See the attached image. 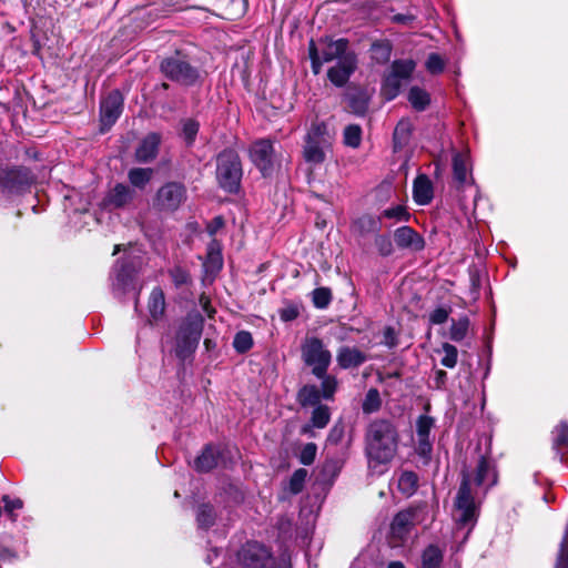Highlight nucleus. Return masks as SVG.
I'll use <instances>...</instances> for the list:
<instances>
[{
  "label": "nucleus",
  "instance_id": "obj_19",
  "mask_svg": "<svg viewBox=\"0 0 568 568\" xmlns=\"http://www.w3.org/2000/svg\"><path fill=\"white\" fill-rule=\"evenodd\" d=\"M434 197V187L426 174L416 176L413 183V199L418 205H427Z\"/></svg>",
  "mask_w": 568,
  "mask_h": 568
},
{
  "label": "nucleus",
  "instance_id": "obj_62",
  "mask_svg": "<svg viewBox=\"0 0 568 568\" xmlns=\"http://www.w3.org/2000/svg\"><path fill=\"white\" fill-rule=\"evenodd\" d=\"M362 221L368 223L369 231L377 232L381 229L379 222L375 221L373 217H365Z\"/></svg>",
  "mask_w": 568,
  "mask_h": 568
},
{
  "label": "nucleus",
  "instance_id": "obj_54",
  "mask_svg": "<svg viewBox=\"0 0 568 568\" xmlns=\"http://www.w3.org/2000/svg\"><path fill=\"white\" fill-rule=\"evenodd\" d=\"M556 568H568V535H565L561 541L560 552L556 564Z\"/></svg>",
  "mask_w": 568,
  "mask_h": 568
},
{
  "label": "nucleus",
  "instance_id": "obj_60",
  "mask_svg": "<svg viewBox=\"0 0 568 568\" xmlns=\"http://www.w3.org/2000/svg\"><path fill=\"white\" fill-rule=\"evenodd\" d=\"M447 381V373L443 369H437L434 375L435 387L440 389L445 386Z\"/></svg>",
  "mask_w": 568,
  "mask_h": 568
},
{
  "label": "nucleus",
  "instance_id": "obj_37",
  "mask_svg": "<svg viewBox=\"0 0 568 568\" xmlns=\"http://www.w3.org/2000/svg\"><path fill=\"white\" fill-rule=\"evenodd\" d=\"M469 328V320L467 316H462L457 321H453L449 336L455 342L463 341L468 332Z\"/></svg>",
  "mask_w": 568,
  "mask_h": 568
},
{
  "label": "nucleus",
  "instance_id": "obj_10",
  "mask_svg": "<svg viewBox=\"0 0 568 568\" xmlns=\"http://www.w3.org/2000/svg\"><path fill=\"white\" fill-rule=\"evenodd\" d=\"M187 199V191L181 182H168L155 194L154 206L162 212H175Z\"/></svg>",
  "mask_w": 568,
  "mask_h": 568
},
{
  "label": "nucleus",
  "instance_id": "obj_39",
  "mask_svg": "<svg viewBox=\"0 0 568 568\" xmlns=\"http://www.w3.org/2000/svg\"><path fill=\"white\" fill-rule=\"evenodd\" d=\"M253 346V337L250 332L241 331L235 334L233 339V347L240 354L246 353Z\"/></svg>",
  "mask_w": 568,
  "mask_h": 568
},
{
  "label": "nucleus",
  "instance_id": "obj_26",
  "mask_svg": "<svg viewBox=\"0 0 568 568\" xmlns=\"http://www.w3.org/2000/svg\"><path fill=\"white\" fill-rule=\"evenodd\" d=\"M153 173L151 168H133L128 172V179L134 187L142 190L150 183Z\"/></svg>",
  "mask_w": 568,
  "mask_h": 568
},
{
  "label": "nucleus",
  "instance_id": "obj_12",
  "mask_svg": "<svg viewBox=\"0 0 568 568\" xmlns=\"http://www.w3.org/2000/svg\"><path fill=\"white\" fill-rule=\"evenodd\" d=\"M202 335V321L183 325L176 336V356L184 361L196 349Z\"/></svg>",
  "mask_w": 568,
  "mask_h": 568
},
{
  "label": "nucleus",
  "instance_id": "obj_61",
  "mask_svg": "<svg viewBox=\"0 0 568 568\" xmlns=\"http://www.w3.org/2000/svg\"><path fill=\"white\" fill-rule=\"evenodd\" d=\"M224 225V220L222 216H216L213 221L207 225V231L211 235H214L221 227Z\"/></svg>",
  "mask_w": 568,
  "mask_h": 568
},
{
  "label": "nucleus",
  "instance_id": "obj_51",
  "mask_svg": "<svg viewBox=\"0 0 568 568\" xmlns=\"http://www.w3.org/2000/svg\"><path fill=\"white\" fill-rule=\"evenodd\" d=\"M308 54H310L312 70L314 72V74H320L321 68L325 62L321 58L318 49L313 40L310 42V45H308Z\"/></svg>",
  "mask_w": 568,
  "mask_h": 568
},
{
  "label": "nucleus",
  "instance_id": "obj_16",
  "mask_svg": "<svg viewBox=\"0 0 568 568\" xmlns=\"http://www.w3.org/2000/svg\"><path fill=\"white\" fill-rule=\"evenodd\" d=\"M161 143V136L158 133L148 134L135 150V160L140 163L152 162L158 153Z\"/></svg>",
  "mask_w": 568,
  "mask_h": 568
},
{
  "label": "nucleus",
  "instance_id": "obj_41",
  "mask_svg": "<svg viewBox=\"0 0 568 568\" xmlns=\"http://www.w3.org/2000/svg\"><path fill=\"white\" fill-rule=\"evenodd\" d=\"M321 379V395L325 399H332L336 389H337V379L333 375H328L324 373L322 377H317Z\"/></svg>",
  "mask_w": 568,
  "mask_h": 568
},
{
  "label": "nucleus",
  "instance_id": "obj_30",
  "mask_svg": "<svg viewBox=\"0 0 568 568\" xmlns=\"http://www.w3.org/2000/svg\"><path fill=\"white\" fill-rule=\"evenodd\" d=\"M403 80L397 78L395 74L388 72L382 84V94L386 98V100L390 101L395 99L400 91Z\"/></svg>",
  "mask_w": 568,
  "mask_h": 568
},
{
  "label": "nucleus",
  "instance_id": "obj_58",
  "mask_svg": "<svg viewBox=\"0 0 568 568\" xmlns=\"http://www.w3.org/2000/svg\"><path fill=\"white\" fill-rule=\"evenodd\" d=\"M344 436V429L342 426H334L327 436V442L331 444H338Z\"/></svg>",
  "mask_w": 568,
  "mask_h": 568
},
{
  "label": "nucleus",
  "instance_id": "obj_7",
  "mask_svg": "<svg viewBox=\"0 0 568 568\" xmlns=\"http://www.w3.org/2000/svg\"><path fill=\"white\" fill-rule=\"evenodd\" d=\"M301 357L303 363L311 367L315 377H322L327 373L332 363V353L324 342L316 336L305 337L301 344Z\"/></svg>",
  "mask_w": 568,
  "mask_h": 568
},
{
  "label": "nucleus",
  "instance_id": "obj_14",
  "mask_svg": "<svg viewBox=\"0 0 568 568\" xmlns=\"http://www.w3.org/2000/svg\"><path fill=\"white\" fill-rule=\"evenodd\" d=\"M123 109V98L118 90L111 91L100 105V121L103 128L112 126Z\"/></svg>",
  "mask_w": 568,
  "mask_h": 568
},
{
  "label": "nucleus",
  "instance_id": "obj_56",
  "mask_svg": "<svg viewBox=\"0 0 568 568\" xmlns=\"http://www.w3.org/2000/svg\"><path fill=\"white\" fill-rule=\"evenodd\" d=\"M383 337V344L386 345L388 348H394L395 346H397V334L392 326L385 327Z\"/></svg>",
  "mask_w": 568,
  "mask_h": 568
},
{
  "label": "nucleus",
  "instance_id": "obj_29",
  "mask_svg": "<svg viewBox=\"0 0 568 568\" xmlns=\"http://www.w3.org/2000/svg\"><path fill=\"white\" fill-rule=\"evenodd\" d=\"M164 310V293L160 287H154L149 298V312L154 320H158L163 315Z\"/></svg>",
  "mask_w": 568,
  "mask_h": 568
},
{
  "label": "nucleus",
  "instance_id": "obj_45",
  "mask_svg": "<svg viewBox=\"0 0 568 568\" xmlns=\"http://www.w3.org/2000/svg\"><path fill=\"white\" fill-rule=\"evenodd\" d=\"M552 442L554 446L557 449H560L564 446L568 445V424L561 422L552 432Z\"/></svg>",
  "mask_w": 568,
  "mask_h": 568
},
{
  "label": "nucleus",
  "instance_id": "obj_40",
  "mask_svg": "<svg viewBox=\"0 0 568 568\" xmlns=\"http://www.w3.org/2000/svg\"><path fill=\"white\" fill-rule=\"evenodd\" d=\"M307 475L308 473L305 468L296 469L290 478L288 490L294 495L300 494L304 488Z\"/></svg>",
  "mask_w": 568,
  "mask_h": 568
},
{
  "label": "nucleus",
  "instance_id": "obj_48",
  "mask_svg": "<svg viewBox=\"0 0 568 568\" xmlns=\"http://www.w3.org/2000/svg\"><path fill=\"white\" fill-rule=\"evenodd\" d=\"M169 274L176 287L186 285L191 282L190 273L180 265L172 267L169 271Z\"/></svg>",
  "mask_w": 568,
  "mask_h": 568
},
{
  "label": "nucleus",
  "instance_id": "obj_20",
  "mask_svg": "<svg viewBox=\"0 0 568 568\" xmlns=\"http://www.w3.org/2000/svg\"><path fill=\"white\" fill-rule=\"evenodd\" d=\"M434 418L428 415H420L416 420L418 449L422 454H426L432 450L429 435L432 428L434 427Z\"/></svg>",
  "mask_w": 568,
  "mask_h": 568
},
{
  "label": "nucleus",
  "instance_id": "obj_31",
  "mask_svg": "<svg viewBox=\"0 0 568 568\" xmlns=\"http://www.w3.org/2000/svg\"><path fill=\"white\" fill-rule=\"evenodd\" d=\"M397 487L403 495L412 496L418 487V476L414 471H403L398 478Z\"/></svg>",
  "mask_w": 568,
  "mask_h": 568
},
{
  "label": "nucleus",
  "instance_id": "obj_3",
  "mask_svg": "<svg viewBox=\"0 0 568 568\" xmlns=\"http://www.w3.org/2000/svg\"><path fill=\"white\" fill-rule=\"evenodd\" d=\"M324 62L336 63L327 71L328 80L338 88L344 87L357 68L356 54L348 49L346 39L329 40L318 49Z\"/></svg>",
  "mask_w": 568,
  "mask_h": 568
},
{
  "label": "nucleus",
  "instance_id": "obj_1",
  "mask_svg": "<svg viewBox=\"0 0 568 568\" xmlns=\"http://www.w3.org/2000/svg\"><path fill=\"white\" fill-rule=\"evenodd\" d=\"M498 476L494 462L481 455L474 474L462 471V481L455 497L454 518L459 530L468 532L475 527L478 517V505L475 501L471 485L484 487L485 493L497 484Z\"/></svg>",
  "mask_w": 568,
  "mask_h": 568
},
{
  "label": "nucleus",
  "instance_id": "obj_64",
  "mask_svg": "<svg viewBox=\"0 0 568 568\" xmlns=\"http://www.w3.org/2000/svg\"><path fill=\"white\" fill-rule=\"evenodd\" d=\"M222 549V547H214L212 549V552L213 554H209L207 557H206V562L207 564H212L213 562V557H217L220 555V550Z\"/></svg>",
  "mask_w": 568,
  "mask_h": 568
},
{
  "label": "nucleus",
  "instance_id": "obj_57",
  "mask_svg": "<svg viewBox=\"0 0 568 568\" xmlns=\"http://www.w3.org/2000/svg\"><path fill=\"white\" fill-rule=\"evenodd\" d=\"M349 106L356 114H363L367 109L366 100L359 97H351L349 98Z\"/></svg>",
  "mask_w": 568,
  "mask_h": 568
},
{
  "label": "nucleus",
  "instance_id": "obj_17",
  "mask_svg": "<svg viewBox=\"0 0 568 568\" xmlns=\"http://www.w3.org/2000/svg\"><path fill=\"white\" fill-rule=\"evenodd\" d=\"M394 240L399 248L420 251L424 248L423 237L409 226H400L394 233Z\"/></svg>",
  "mask_w": 568,
  "mask_h": 568
},
{
  "label": "nucleus",
  "instance_id": "obj_5",
  "mask_svg": "<svg viewBox=\"0 0 568 568\" xmlns=\"http://www.w3.org/2000/svg\"><path fill=\"white\" fill-rule=\"evenodd\" d=\"M332 149V136L324 122H313L303 146V158L306 163L317 166L324 163L326 154Z\"/></svg>",
  "mask_w": 568,
  "mask_h": 568
},
{
  "label": "nucleus",
  "instance_id": "obj_11",
  "mask_svg": "<svg viewBox=\"0 0 568 568\" xmlns=\"http://www.w3.org/2000/svg\"><path fill=\"white\" fill-rule=\"evenodd\" d=\"M430 519L432 516L426 504L412 505L395 515L390 529L392 532L409 531Z\"/></svg>",
  "mask_w": 568,
  "mask_h": 568
},
{
  "label": "nucleus",
  "instance_id": "obj_53",
  "mask_svg": "<svg viewBox=\"0 0 568 568\" xmlns=\"http://www.w3.org/2000/svg\"><path fill=\"white\" fill-rule=\"evenodd\" d=\"M374 242L382 256H388L393 253V243L388 236L377 235Z\"/></svg>",
  "mask_w": 568,
  "mask_h": 568
},
{
  "label": "nucleus",
  "instance_id": "obj_24",
  "mask_svg": "<svg viewBox=\"0 0 568 568\" xmlns=\"http://www.w3.org/2000/svg\"><path fill=\"white\" fill-rule=\"evenodd\" d=\"M342 469V463L338 459H326L318 473L317 480L324 485H332Z\"/></svg>",
  "mask_w": 568,
  "mask_h": 568
},
{
  "label": "nucleus",
  "instance_id": "obj_23",
  "mask_svg": "<svg viewBox=\"0 0 568 568\" xmlns=\"http://www.w3.org/2000/svg\"><path fill=\"white\" fill-rule=\"evenodd\" d=\"M219 460V452L212 445L205 446L201 455L194 460V468L200 473H206L216 467Z\"/></svg>",
  "mask_w": 568,
  "mask_h": 568
},
{
  "label": "nucleus",
  "instance_id": "obj_35",
  "mask_svg": "<svg viewBox=\"0 0 568 568\" xmlns=\"http://www.w3.org/2000/svg\"><path fill=\"white\" fill-rule=\"evenodd\" d=\"M343 142L346 146L357 149L362 142V128L358 124H349L344 129Z\"/></svg>",
  "mask_w": 568,
  "mask_h": 568
},
{
  "label": "nucleus",
  "instance_id": "obj_8",
  "mask_svg": "<svg viewBox=\"0 0 568 568\" xmlns=\"http://www.w3.org/2000/svg\"><path fill=\"white\" fill-rule=\"evenodd\" d=\"M34 183L36 175L29 168L22 165L0 168V189L9 196L30 192Z\"/></svg>",
  "mask_w": 568,
  "mask_h": 568
},
{
  "label": "nucleus",
  "instance_id": "obj_33",
  "mask_svg": "<svg viewBox=\"0 0 568 568\" xmlns=\"http://www.w3.org/2000/svg\"><path fill=\"white\" fill-rule=\"evenodd\" d=\"M408 101L415 110L423 111L429 104L430 98L425 90L419 87H413L408 92Z\"/></svg>",
  "mask_w": 568,
  "mask_h": 568
},
{
  "label": "nucleus",
  "instance_id": "obj_38",
  "mask_svg": "<svg viewBox=\"0 0 568 568\" xmlns=\"http://www.w3.org/2000/svg\"><path fill=\"white\" fill-rule=\"evenodd\" d=\"M437 353H443L444 356L440 359V364L446 368H454L457 365L458 361V351L456 346L449 343H444L442 345V349H438Z\"/></svg>",
  "mask_w": 568,
  "mask_h": 568
},
{
  "label": "nucleus",
  "instance_id": "obj_2",
  "mask_svg": "<svg viewBox=\"0 0 568 568\" xmlns=\"http://www.w3.org/2000/svg\"><path fill=\"white\" fill-rule=\"evenodd\" d=\"M399 434L395 425L386 419L372 422L365 435V455L368 470L373 475L387 471L398 452Z\"/></svg>",
  "mask_w": 568,
  "mask_h": 568
},
{
  "label": "nucleus",
  "instance_id": "obj_46",
  "mask_svg": "<svg viewBox=\"0 0 568 568\" xmlns=\"http://www.w3.org/2000/svg\"><path fill=\"white\" fill-rule=\"evenodd\" d=\"M317 454V446L314 443L305 444L298 454V460L305 466H310L315 462Z\"/></svg>",
  "mask_w": 568,
  "mask_h": 568
},
{
  "label": "nucleus",
  "instance_id": "obj_4",
  "mask_svg": "<svg viewBox=\"0 0 568 568\" xmlns=\"http://www.w3.org/2000/svg\"><path fill=\"white\" fill-rule=\"evenodd\" d=\"M236 560L242 568H292L291 552L286 546L275 560L271 549L256 540L242 545Z\"/></svg>",
  "mask_w": 568,
  "mask_h": 568
},
{
  "label": "nucleus",
  "instance_id": "obj_6",
  "mask_svg": "<svg viewBox=\"0 0 568 568\" xmlns=\"http://www.w3.org/2000/svg\"><path fill=\"white\" fill-rule=\"evenodd\" d=\"M243 171L239 154L231 149L222 151L216 159V178L220 186L236 193L240 189Z\"/></svg>",
  "mask_w": 568,
  "mask_h": 568
},
{
  "label": "nucleus",
  "instance_id": "obj_22",
  "mask_svg": "<svg viewBox=\"0 0 568 568\" xmlns=\"http://www.w3.org/2000/svg\"><path fill=\"white\" fill-rule=\"evenodd\" d=\"M204 270L207 274L217 273L223 266V257L220 244L213 240L207 246L206 258L203 263Z\"/></svg>",
  "mask_w": 568,
  "mask_h": 568
},
{
  "label": "nucleus",
  "instance_id": "obj_50",
  "mask_svg": "<svg viewBox=\"0 0 568 568\" xmlns=\"http://www.w3.org/2000/svg\"><path fill=\"white\" fill-rule=\"evenodd\" d=\"M199 129H200V124L195 120L189 119L183 123L182 133H183L185 142L189 145L194 142L196 134L199 132Z\"/></svg>",
  "mask_w": 568,
  "mask_h": 568
},
{
  "label": "nucleus",
  "instance_id": "obj_63",
  "mask_svg": "<svg viewBox=\"0 0 568 568\" xmlns=\"http://www.w3.org/2000/svg\"><path fill=\"white\" fill-rule=\"evenodd\" d=\"M313 428H315L314 426H312V423L310 422V424H306L304 425L302 428H301V433L303 435H307L310 437H313L314 436V432H313Z\"/></svg>",
  "mask_w": 568,
  "mask_h": 568
},
{
  "label": "nucleus",
  "instance_id": "obj_36",
  "mask_svg": "<svg viewBox=\"0 0 568 568\" xmlns=\"http://www.w3.org/2000/svg\"><path fill=\"white\" fill-rule=\"evenodd\" d=\"M331 419V412L326 405H317L312 412L311 423L315 428H324Z\"/></svg>",
  "mask_w": 568,
  "mask_h": 568
},
{
  "label": "nucleus",
  "instance_id": "obj_32",
  "mask_svg": "<svg viewBox=\"0 0 568 568\" xmlns=\"http://www.w3.org/2000/svg\"><path fill=\"white\" fill-rule=\"evenodd\" d=\"M415 68H416V63L412 59L395 60L390 65L389 72L395 74L397 78L402 79L403 81H407L410 78Z\"/></svg>",
  "mask_w": 568,
  "mask_h": 568
},
{
  "label": "nucleus",
  "instance_id": "obj_34",
  "mask_svg": "<svg viewBox=\"0 0 568 568\" xmlns=\"http://www.w3.org/2000/svg\"><path fill=\"white\" fill-rule=\"evenodd\" d=\"M196 520L199 527L202 529L210 528L215 520V511L214 508L209 504H202L197 507L196 510Z\"/></svg>",
  "mask_w": 568,
  "mask_h": 568
},
{
  "label": "nucleus",
  "instance_id": "obj_43",
  "mask_svg": "<svg viewBox=\"0 0 568 568\" xmlns=\"http://www.w3.org/2000/svg\"><path fill=\"white\" fill-rule=\"evenodd\" d=\"M312 301L315 307L326 308L332 301V292L327 287H317L312 292Z\"/></svg>",
  "mask_w": 568,
  "mask_h": 568
},
{
  "label": "nucleus",
  "instance_id": "obj_18",
  "mask_svg": "<svg viewBox=\"0 0 568 568\" xmlns=\"http://www.w3.org/2000/svg\"><path fill=\"white\" fill-rule=\"evenodd\" d=\"M366 361V354L357 347L342 346L337 351L336 362L342 369L356 368Z\"/></svg>",
  "mask_w": 568,
  "mask_h": 568
},
{
  "label": "nucleus",
  "instance_id": "obj_47",
  "mask_svg": "<svg viewBox=\"0 0 568 568\" xmlns=\"http://www.w3.org/2000/svg\"><path fill=\"white\" fill-rule=\"evenodd\" d=\"M381 217L396 220V221H408L410 215L407 212L405 206L396 205L393 207L385 209L382 212Z\"/></svg>",
  "mask_w": 568,
  "mask_h": 568
},
{
  "label": "nucleus",
  "instance_id": "obj_25",
  "mask_svg": "<svg viewBox=\"0 0 568 568\" xmlns=\"http://www.w3.org/2000/svg\"><path fill=\"white\" fill-rule=\"evenodd\" d=\"M443 550L437 546L429 545L422 554V564L419 568H442Z\"/></svg>",
  "mask_w": 568,
  "mask_h": 568
},
{
  "label": "nucleus",
  "instance_id": "obj_27",
  "mask_svg": "<svg viewBox=\"0 0 568 568\" xmlns=\"http://www.w3.org/2000/svg\"><path fill=\"white\" fill-rule=\"evenodd\" d=\"M321 390L316 385H305L297 394V400L303 407L321 405Z\"/></svg>",
  "mask_w": 568,
  "mask_h": 568
},
{
  "label": "nucleus",
  "instance_id": "obj_52",
  "mask_svg": "<svg viewBox=\"0 0 568 568\" xmlns=\"http://www.w3.org/2000/svg\"><path fill=\"white\" fill-rule=\"evenodd\" d=\"M2 503L6 514L12 519L16 516L14 513L23 507V503L20 498H11L9 495L2 496Z\"/></svg>",
  "mask_w": 568,
  "mask_h": 568
},
{
  "label": "nucleus",
  "instance_id": "obj_59",
  "mask_svg": "<svg viewBox=\"0 0 568 568\" xmlns=\"http://www.w3.org/2000/svg\"><path fill=\"white\" fill-rule=\"evenodd\" d=\"M280 316L284 322L293 321L298 316V310L295 306L285 307L281 310Z\"/></svg>",
  "mask_w": 568,
  "mask_h": 568
},
{
  "label": "nucleus",
  "instance_id": "obj_28",
  "mask_svg": "<svg viewBox=\"0 0 568 568\" xmlns=\"http://www.w3.org/2000/svg\"><path fill=\"white\" fill-rule=\"evenodd\" d=\"M113 276L115 281L114 285L125 290L133 278V268L124 261L119 260L113 267Z\"/></svg>",
  "mask_w": 568,
  "mask_h": 568
},
{
  "label": "nucleus",
  "instance_id": "obj_21",
  "mask_svg": "<svg viewBox=\"0 0 568 568\" xmlns=\"http://www.w3.org/2000/svg\"><path fill=\"white\" fill-rule=\"evenodd\" d=\"M470 170V159L468 152H457L453 156L454 180L459 187L466 185L468 172Z\"/></svg>",
  "mask_w": 568,
  "mask_h": 568
},
{
  "label": "nucleus",
  "instance_id": "obj_42",
  "mask_svg": "<svg viewBox=\"0 0 568 568\" xmlns=\"http://www.w3.org/2000/svg\"><path fill=\"white\" fill-rule=\"evenodd\" d=\"M373 58L379 62L384 63L389 60L392 53V45L387 41H378L373 43L372 45Z\"/></svg>",
  "mask_w": 568,
  "mask_h": 568
},
{
  "label": "nucleus",
  "instance_id": "obj_13",
  "mask_svg": "<svg viewBox=\"0 0 568 568\" xmlns=\"http://www.w3.org/2000/svg\"><path fill=\"white\" fill-rule=\"evenodd\" d=\"M273 155L274 149L271 140H257L250 148V158L263 176L268 175L272 171Z\"/></svg>",
  "mask_w": 568,
  "mask_h": 568
},
{
  "label": "nucleus",
  "instance_id": "obj_49",
  "mask_svg": "<svg viewBox=\"0 0 568 568\" xmlns=\"http://www.w3.org/2000/svg\"><path fill=\"white\" fill-rule=\"evenodd\" d=\"M425 65L427 71L432 74H438L444 71L445 61L438 53H430Z\"/></svg>",
  "mask_w": 568,
  "mask_h": 568
},
{
  "label": "nucleus",
  "instance_id": "obj_9",
  "mask_svg": "<svg viewBox=\"0 0 568 568\" xmlns=\"http://www.w3.org/2000/svg\"><path fill=\"white\" fill-rule=\"evenodd\" d=\"M160 69L168 79L184 85H192L199 79L197 69L180 53L163 59Z\"/></svg>",
  "mask_w": 568,
  "mask_h": 568
},
{
  "label": "nucleus",
  "instance_id": "obj_55",
  "mask_svg": "<svg viewBox=\"0 0 568 568\" xmlns=\"http://www.w3.org/2000/svg\"><path fill=\"white\" fill-rule=\"evenodd\" d=\"M449 311L444 307H437L429 314L430 324H443L448 320Z\"/></svg>",
  "mask_w": 568,
  "mask_h": 568
},
{
  "label": "nucleus",
  "instance_id": "obj_15",
  "mask_svg": "<svg viewBox=\"0 0 568 568\" xmlns=\"http://www.w3.org/2000/svg\"><path fill=\"white\" fill-rule=\"evenodd\" d=\"M134 191L126 184L118 183L104 197V206L110 209L124 207L132 202Z\"/></svg>",
  "mask_w": 568,
  "mask_h": 568
},
{
  "label": "nucleus",
  "instance_id": "obj_44",
  "mask_svg": "<svg viewBox=\"0 0 568 568\" xmlns=\"http://www.w3.org/2000/svg\"><path fill=\"white\" fill-rule=\"evenodd\" d=\"M381 406L379 393L375 388H371L365 396L362 408L364 413H374Z\"/></svg>",
  "mask_w": 568,
  "mask_h": 568
}]
</instances>
